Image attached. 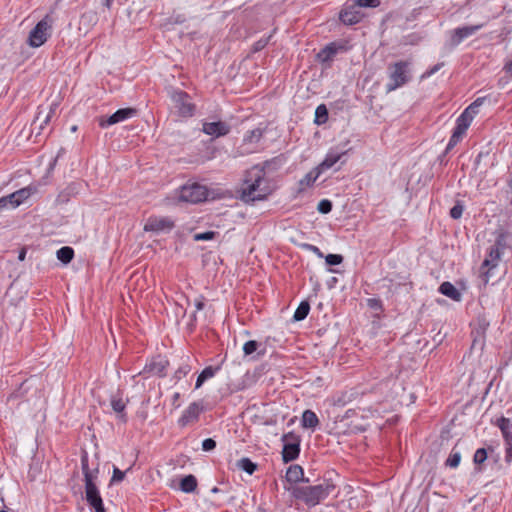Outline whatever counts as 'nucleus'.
Listing matches in <instances>:
<instances>
[{"label": "nucleus", "mask_w": 512, "mask_h": 512, "mask_svg": "<svg viewBox=\"0 0 512 512\" xmlns=\"http://www.w3.org/2000/svg\"><path fill=\"white\" fill-rule=\"evenodd\" d=\"M270 165L269 161L264 162L263 166H254L247 174L245 186L241 191V199L244 202H255L266 199L272 192L273 187L270 181L265 177V168Z\"/></svg>", "instance_id": "1"}, {"label": "nucleus", "mask_w": 512, "mask_h": 512, "mask_svg": "<svg viewBox=\"0 0 512 512\" xmlns=\"http://www.w3.org/2000/svg\"><path fill=\"white\" fill-rule=\"evenodd\" d=\"M300 482H285L284 489L307 506L313 507L325 499L334 489L333 483L319 484L315 486H300Z\"/></svg>", "instance_id": "2"}, {"label": "nucleus", "mask_w": 512, "mask_h": 512, "mask_svg": "<svg viewBox=\"0 0 512 512\" xmlns=\"http://www.w3.org/2000/svg\"><path fill=\"white\" fill-rule=\"evenodd\" d=\"M411 63L409 61H398L388 66V82L386 84V92H392L412 79L410 71Z\"/></svg>", "instance_id": "3"}, {"label": "nucleus", "mask_w": 512, "mask_h": 512, "mask_svg": "<svg viewBox=\"0 0 512 512\" xmlns=\"http://www.w3.org/2000/svg\"><path fill=\"white\" fill-rule=\"evenodd\" d=\"M53 23L52 16L50 14L45 15L30 31L27 44L33 48L42 46L51 36Z\"/></svg>", "instance_id": "4"}, {"label": "nucleus", "mask_w": 512, "mask_h": 512, "mask_svg": "<svg viewBox=\"0 0 512 512\" xmlns=\"http://www.w3.org/2000/svg\"><path fill=\"white\" fill-rule=\"evenodd\" d=\"M172 107L180 117H191L195 112V105L188 93L182 90H173L170 94Z\"/></svg>", "instance_id": "5"}, {"label": "nucleus", "mask_w": 512, "mask_h": 512, "mask_svg": "<svg viewBox=\"0 0 512 512\" xmlns=\"http://www.w3.org/2000/svg\"><path fill=\"white\" fill-rule=\"evenodd\" d=\"M208 197V190L206 186L199 183H189L183 185L179 191V200L191 204L203 202Z\"/></svg>", "instance_id": "6"}, {"label": "nucleus", "mask_w": 512, "mask_h": 512, "mask_svg": "<svg viewBox=\"0 0 512 512\" xmlns=\"http://www.w3.org/2000/svg\"><path fill=\"white\" fill-rule=\"evenodd\" d=\"M37 192L36 186H27L7 196L0 198V212L6 209H15L20 206L31 195Z\"/></svg>", "instance_id": "7"}, {"label": "nucleus", "mask_w": 512, "mask_h": 512, "mask_svg": "<svg viewBox=\"0 0 512 512\" xmlns=\"http://www.w3.org/2000/svg\"><path fill=\"white\" fill-rule=\"evenodd\" d=\"M283 450L282 459L285 463L295 460L300 453V438L293 432L282 436Z\"/></svg>", "instance_id": "8"}, {"label": "nucleus", "mask_w": 512, "mask_h": 512, "mask_svg": "<svg viewBox=\"0 0 512 512\" xmlns=\"http://www.w3.org/2000/svg\"><path fill=\"white\" fill-rule=\"evenodd\" d=\"M503 253L498 251L497 248H493L492 246L488 249L487 257L484 259L481 267H480V273L481 278L484 282V284H487L491 277V271L495 269L501 258Z\"/></svg>", "instance_id": "9"}, {"label": "nucleus", "mask_w": 512, "mask_h": 512, "mask_svg": "<svg viewBox=\"0 0 512 512\" xmlns=\"http://www.w3.org/2000/svg\"><path fill=\"white\" fill-rule=\"evenodd\" d=\"M174 226V221L169 217L150 216L145 222L144 231L155 233L169 232Z\"/></svg>", "instance_id": "10"}, {"label": "nucleus", "mask_w": 512, "mask_h": 512, "mask_svg": "<svg viewBox=\"0 0 512 512\" xmlns=\"http://www.w3.org/2000/svg\"><path fill=\"white\" fill-rule=\"evenodd\" d=\"M363 14L353 0L345 3L339 13V19L345 25H354L361 21Z\"/></svg>", "instance_id": "11"}, {"label": "nucleus", "mask_w": 512, "mask_h": 512, "mask_svg": "<svg viewBox=\"0 0 512 512\" xmlns=\"http://www.w3.org/2000/svg\"><path fill=\"white\" fill-rule=\"evenodd\" d=\"M137 114V110L135 108H122L117 110L115 113L110 115L109 117H101L99 118V126L101 128H106L108 126L114 125L116 123L125 121L129 118L134 117Z\"/></svg>", "instance_id": "12"}, {"label": "nucleus", "mask_w": 512, "mask_h": 512, "mask_svg": "<svg viewBox=\"0 0 512 512\" xmlns=\"http://www.w3.org/2000/svg\"><path fill=\"white\" fill-rule=\"evenodd\" d=\"M347 50L348 46L346 43L331 42L318 52L317 60L321 63H329L338 52H344Z\"/></svg>", "instance_id": "13"}, {"label": "nucleus", "mask_w": 512, "mask_h": 512, "mask_svg": "<svg viewBox=\"0 0 512 512\" xmlns=\"http://www.w3.org/2000/svg\"><path fill=\"white\" fill-rule=\"evenodd\" d=\"M169 365V362L167 359L161 356L154 357L148 362L142 373L164 377L166 375V369Z\"/></svg>", "instance_id": "14"}, {"label": "nucleus", "mask_w": 512, "mask_h": 512, "mask_svg": "<svg viewBox=\"0 0 512 512\" xmlns=\"http://www.w3.org/2000/svg\"><path fill=\"white\" fill-rule=\"evenodd\" d=\"M202 410H203V407L200 405V403H197V402L191 403L185 409L182 416L179 418V421H178L179 425L181 427H185L188 424L197 421Z\"/></svg>", "instance_id": "15"}, {"label": "nucleus", "mask_w": 512, "mask_h": 512, "mask_svg": "<svg viewBox=\"0 0 512 512\" xmlns=\"http://www.w3.org/2000/svg\"><path fill=\"white\" fill-rule=\"evenodd\" d=\"M202 131L205 134L213 137H221L227 135L230 132V126L223 121L204 122Z\"/></svg>", "instance_id": "16"}, {"label": "nucleus", "mask_w": 512, "mask_h": 512, "mask_svg": "<svg viewBox=\"0 0 512 512\" xmlns=\"http://www.w3.org/2000/svg\"><path fill=\"white\" fill-rule=\"evenodd\" d=\"M480 28H481V25H472V26L458 27V28L454 29L452 36H451V44L453 46L459 45L464 39L475 34Z\"/></svg>", "instance_id": "17"}, {"label": "nucleus", "mask_w": 512, "mask_h": 512, "mask_svg": "<svg viewBox=\"0 0 512 512\" xmlns=\"http://www.w3.org/2000/svg\"><path fill=\"white\" fill-rule=\"evenodd\" d=\"M78 193L79 184L72 182L58 193L55 202L58 205L66 204L70 201L72 197L76 196Z\"/></svg>", "instance_id": "18"}, {"label": "nucleus", "mask_w": 512, "mask_h": 512, "mask_svg": "<svg viewBox=\"0 0 512 512\" xmlns=\"http://www.w3.org/2000/svg\"><path fill=\"white\" fill-rule=\"evenodd\" d=\"M345 154V151L339 152L331 149L317 168L323 173L324 171L332 168Z\"/></svg>", "instance_id": "19"}, {"label": "nucleus", "mask_w": 512, "mask_h": 512, "mask_svg": "<svg viewBox=\"0 0 512 512\" xmlns=\"http://www.w3.org/2000/svg\"><path fill=\"white\" fill-rule=\"evenodd\" d=\"M496 239L493 248H497L498 251L504 253V250L510 246V242L512 241V235L506 230H498L496 232Z\"/></svg>", "instance_id": "20"}, {"label": "nucleus", "mask_w": 512, "mask_h": 512, "mask_svg": "<svg viewBox=\"0 0 512 512\" xmlns=\"http://www.w3.org/2000/svg\"><path fill=\"white\" fill-rule=\"evenodd\" d=\"M85 484L86 501L89 506L102 501L96 482H85Z\"/></svg>", "instance_id": "21"}, {"label": "nucleus", "mask_w": 512, "mask_h": 512, "mask_svg": "<svg viewBox=\"0 0 512 512\" xmlns=\"http://www.w3.org/2000/svg\"><path fill=\"white\" fill-rule=\"evenodd\" d=\"M439 292L454 301L461 300V293L456 289V287L452 283L448 281H445L440 285Z\"/></svg>", "instance_id": "22"}, {"label": "nucleus", "mask_w": 512, "mask_h": 512, "mask_svg": "<svg viewBox=\"0 0 512 512\" xmlns=\"http://www.w3.org/2000/svg\"><path fill=\"white\" fill-rule=\"evenodd\" d=\"M304 428L315 429L319 424V419L312 410H305L301 419Z\"/></svg>", "instance_id": "23"}, {"label": "nucleus", "mask_w": 512, "mask_h": 512, "mask_svg": "<svg viewBox=\"0 0 512 512\" xmlns=\"http://www.w3.org/2000/svg\"><path fill=\"white\" fill-rule=\"evenodd\" d=\"M322 172L316 167L308 172L300 181V191H303L306 187H311L318 179Z\"/></svg>", "instance_id": "24"}, {"label": "nucleus", "mask_w": 512, "mask_h": 512, "mask_svg": "<svg viewBox=\"0 0 512 512\" xmlns=\"http://www.w3.org/2000/svg\"><path fill=\"white\" fill-rule=\"evenodd\" d=\"M197 484L198 482H169V486L173 490H180L185 493H191L197 491Z\"/></svg>", "instance_id": "25"}, {"label": "nucleus", "mask_w": 512, "mask_h": 512, "mask_svg": "<svg viewBox=\"0 0 512 512\" xmlns=\"http://www.w3.org/2000/svg\"><path fill=\"white\" fill-rule=\"evenodd\" d=\"M219 369H220L219 367H212V366H208V367L204 368V370L199 374V376L196 380L195 388L196 389L200 388L206 380L214 377L216 372Z\"/></svg>", "instance_id": "26"}, {"label": "nucleus", "mask_w": 512, "mask_h": 512, "mask_svg": "<svg viewBox=\"0 0 512 512\" xmlns=\"http://www.w3.org/2000/svg\"><path fill=\"white\" fill-rule=\"evenodd\" d=\"M285 480H305L304 472L300 465H291L285 475ZM306 480H309L306 478Z\"/></svg>", "instance_id": "27"}, {"label": "nucleus", "mask_w": 512, "mask_h": 512, "mask_svg": "<svg viewBox=\"0 0 512 512\" xmlns=\"http://www.w3.org/2000/svg\"><path fill=\"white\" fill-rule=\"evenodd\" d=\"M236 467L247 474L252 475L257 469V464L252 462L249 458L243 457L236 462Z\"/></svg>", "instance_id": "28"}, {"label": "nucleus", "mask_w": 512, "mask_h": 512, "mask_svg": "<svg viewBox=\"0 0 512 512\" xmlns=\"http://www.w3.org/2000/svg\"><path fill=\"white\" fill-rule=\"evenodd\" d=\"M56 255L59 261L63 264H68L74 257V250L69 246H64L57 251Z\"/></svg>", "instance_id": "29"}, {"label": "nucleus", "mask_w": 512, "mask_h": 512, "mask_svg": "<svg viewBox=\"0 0 512 512\" xmlns=\"http://www.w3.org/2000/svg\"><path fill=\"white\" fill-rule=\"evenodd\" d=\"M309 311H310L309 302L302 301L294 313L293 320L297 321V322L304 320L308 316Z\"/></svg>", "instance_id": "30"}, {"label": "nucleus", "mask_w": 512, "mask_h": 512, "mask_svg": "<svg viewBox=\"0 0 512 512\" xmlns=\"http://www.w3.org/2000/svg\"><path fill=\"white\" fill-rule=\"evenodd\" d=\"M328 120V109L325 104H320L315 110V123L318 125L325 124Z\"/></svg>", "instance_id": "31"}, {"label": "nucleus", "mask_w": 512, "mask_h": 512, "mask_svg": "<svg viewBox=\"0 0 512 512\" xmlns=\"http://www.w3.org/2000/svg\"><path fill=\"white\" fill-rule=\"evenodd\" d=\"M461 453L455 447L452 449L448 458L446 459L445 465L450 468H456L460 464Z\"/></svg>", "instance_id": "32"}, {"label": "nucleus", "mask_w": 512, "mask_h": 512, "mask_svg": "<svg viewBox=\"0 0 512 512\" xmlns=\"http://www.w3.org/2000/svg\"><path fill=\"white\" fill-rule=\"evenodd\" d=\"M263 136V130L260 128L248 131L244 137V141L248 143H258Z\"/></svg>", "instance_id": "33"}, {"label": "nucleus", "mask_w": 512, "mask_h": 512, "mask_svg": "<svg viewBox=\"0 0 512 512\" xmlns=\"http://www.w3.org/2000/svg\"><path fill=\"white\" fill-rule=\"evenodd\" d=\"M111 406L116 413L121 414V418L124 417L122 414L126 408V402L121 397L113 396L111 399Z\"/></svg>", "instance_id": "34"}, {"label": "nucleus", "mask_w": 512, "mask_h": 512, "mask_svg": "<svg viewBox=\"0 0 512 512\" xmlns=\"http://www.w3.org/2000/svg\"><path fill=\"white\" fill-rule=\"evenodd\" d=\"M484 101V97H479L474 100L464 111H468V114H470L474 119V116L478 114L479 107L484 103Z\"/></svg>", "instance_id": "35"}, {"label": "nucleus", "mask_w": 512, "mask_h": 512, "mask_svg": "<svg viewBox=\"0 0 512 512\" xmlns=\"http://www.w3.org/2000/svg\"><path fill=\"white\" fill-rule=\"evenodd\" d=\"M464 211V205L462 201H456L455 205L450 209L449 215L452 219H460Z\"/></svg>", "instance_id": "36"}, {"label": "nucleus", "mask_w": 512, "mask_h": 512, "mask_svg": "<svg viewBox=\"0 0 512 512\" xmlns=\"http://www.w3.org/2000/svg\"><path fill=\"white\" fill-rule=\"evenodd\" d=\"M501 430L503 435H508V431L512 428L511 420L505 417H500L495 423Z\"/></svg>", "instance_id": "37"}, {"label": "nucleus", "mask_w": 512, "mask_h": 512, "mask_svg": "<svg viewBox=\"0 0 512 512\" xmlns=\"http://www.w3.org/2000/svg\"><path fill=\"white\" fill-rule=\"evenodd\" d=\"M216 235H218V232L206 231V232H203V233H196V234H194L193 239L195 241H208V240L214 239L216 237Z\"/></svg>", "instance_id": "38"}, {"label": "nucleus", "mask_w": 512, "mask_h": 512, "mask_svg": "<svg viewBox=\"0 0 512 512\" xmlns=\"http://www.w3.org/2000/svg\"><path fill=\"white\" fill-rule=\"evenodd\" d=\"M259 343L255 340H249L243 345V352L246 356H249L257 351Z\"/></svg>", "instance_id": "39"}, {"label": "nucleus", "mask_w": 512, "mask_h": 512, "mask_svg": "<svg viewBox=\"0 0 512 512\" xmlns=\"http://www.w3.org/2000/svg\"><path fill=\"white\" fill-rule=\"evenodd\" d=\"M472 121H473V118L470 114H468V111H463L460 114V116L456 119V122L458 124L465 126L466 128H469Z\"/></svg>", "instance_id": "40"}, {"label": "nucleus", "mask_w": 512, "mask_h": 512, "mask_svg": "<svg viewBox=\"0 0 512 512\" xmlns=\"http://www.w3.org/2000/svg\"><path fill=\"white\" fill-rule=\"evenodd\" d=\"M103 468L104 469L107 468L108 473L110 472V470L112 468L113 476H112V478L110 480H123V478L125 476V473H126V472L120 470L119 468H117L114 465L110 466L109 464H106Z\"/></svg>", "instance_id": "41"}, {"label": "nucleus", "mask_w": 512, "mask_h": 512, "mask_svg": "<svg viewBox=\"0 0 512 512\" xmlns=\"http://www.w3.org/2000/svg\"><path fill=\"white\" fill-rule=\"evenodd\" d=\"M332 202L328 199H323L318 203L317 210L322 214H328L332 210Z\"/></svg>", "instance_id": "42"}, {"label": "nucleus", "mask_w": 512, "mask_h": 512, "mask_svg": "<svg viewBox=\"0 0 512 512\" xmlns=\"http://www.w3.org/2000/svg\"><path fill=\"white\" fill-rule=\"evenodd\" d=\"M325 261L327 265L336 266L343 262V256L340 254H328L325 257Z\"/></svg>", "instance_id": "43"}, {"label": "nucleus", "mask_w": 512, "mask_h": 512, "mask_svg": "<svg viewBox=\"0 0 512 512\" xmlns=\"http://www.w3.org/2000/svg\"><path fill=\"white\" fill-rule=\"evenodd\" d=\"M86 460H87L86 457L82 458L83 472H84V476H85L84 480H87V481L94 480L95 478H97V474L99 473V469H96V471H95L96 474H94L92 471H90L88 469Z\"/></svg>", "instance_id": "44"}, {"label": "nucleus", "mask_w": 512, "mask_h": 512, "mask_svg": "<svg viewBox=\"0 0 512 512\" xmlns=\"http://www.w3.org/2000/svg\"><path fill=\"white\" fill-rule=\"evenodd\" d=\"M487 459V451L485 448H479L476 450L473 461L475 464H482Z\"/></svg>", "instance_id": "45"}, {"label": "nucleus", "mask_w": 512, "mask_h": 512, "mask_svg": "<svg viewBox=\"0 0 512 512\" xmlns=\"http://www.w3.org/2000/svg\"><path fill=\"white\" fill-rule=\"evenodd\" d=\"M463 139V136L452 133L449 142L446 146V152H449L452 150L461 140Z\"/></svg>", "instance_id": "46"}, {"label": "nucleus", "mask_w": 512, "mask_h": 512, "mask_svg": "<svg viewBox=\"0 0 512 512\" xmlns=\"http://www.w3.org/2000/svg\"><path fill=\"white\" fill-rule=\"evenodd\" d=\"M463 139V136L452 133L449 142L446 146V152H449L452 150L461 140Z\"/></svg>", "instance_id": "47"}, {"label": "nucleus", "mask_w": 512, "mask_h": 512, "mask_svg": "<svg viewBox=\"0 0 512 512\" xmlns=\"http://www.w3.org/2000/svg\"><path fill=\"white\" fill-rule=\"evenodd\" d=\"M357 4L358 8L361 7H377L380 4V0H353Z\"/></svg>", "instance_id": "48"}, {"label": "nucleus", "mask_w": 512, "mask_h": 512, "mask_svg": "<svg viewBox=\"0 0 512 512\" xmlns=\"http://www.w3.org/2000/svg\"><path fill=\"white\" fill-rule=\"evenodd\" d=\"M270 38H271V36H268L267 38H262V39L258 40L257 42H255L253 45V51L259 52L262 49H264L266 47V45L268 44Z\"/></svg>", "instance_id": "49"}, {"label": "nucleus", "mask_w": 512, "mask_h": 512, "mask_svg": "<svg viewBox=\"0 0 512 512\" xmlns=\"http://www.w3.org/2000/svg\"><path fill=\"white\" fill-rule=\"evenodd\" d=\"M216 447V441L212 438H207L202 442V449L204 451H212Z\"/></svg>", "instance_id": "50"}, {"label": "nucleus", "mask_w": 512, "mask_h": 512, "mask_svg": "<svg viewBox=\"0 0 512 512\" xmlns=\"http://www.w3.org/2000/svg\"><path fill=\"white\" fill-rule=\"evenodd\" d=\"M220 484L225 485V488L212 487L210 489L211 493L216 494V493H219V492H221V493H228L229 492V490H230V488L228 487L229 482H220Z\"/></svg>", "instance_id": "51"}, {"label": "nucleus", "mask_w": 512, "mask_h": 512, "mask_svg": "<svg viewBox=\"0 0 512 512\" xmlns=\"http://www.w3.org/2000/svg\"><path fill=\"white\" fill-rule=\"evenodd\" d=\"M505 460L508 463L512 461V443H506Z\"/></svg>", "instance_id": "52"}, {"label": "nucleus", "mask_w": 512, "mask_h": 512, "mask_svg": "<svg viewBox=\"0 0 512 512\" xmlns=\"http://www.w3.org/2000/svg\"><path fill=\"white\" fill-rule=\"evenodd\" d=\"M467 129L468 128H466L465 126H462V125H460V124H458L456 122V126H455V128L453 130V133L461 135V136L464 137V135L466 134Z\"/></svg>", "instance_id": "53"}, {"label": "nucleus", "mask_w": 512, "mask_h": 512, "mask_svg": "<svg viewBox=\"0 0 512 512\" xmlns=\"http://www.w3.org/2000/svg\"><path fill=\"white\" fill-rule=\"evenodd\" d=\"M467 129L468 128H466L465 126H462V125H460V124H458L456 122V126H455V128L453 130V133L461 135V136L464 137V135L466 134Z\"/></svg>", "instance_id": "54"}, {"label": "nucleus", "mask_w": 512, "mask_h": 512, "mask_svg": "<svg viewBox=\"0 0 512 512\" xmlns=\"http://www.w3.org/2000/svg\"><path fill=\"white\" fill-rule=\"evenodd\" d=\"M190 371V368L188 365L186 366H183V367H180L176 373H175V377L180 379L182 375H186L188 372Z\"/></svg>", "instance_id": "55"}, {"label": "nucleus", "mask_w": 512, "mask_h": 512, "mask_svg": "<svg viewBox=\"0 0 512 512\" xmlns=\"http://www.w3.org/2000/svg\"><path fill=\"white\" fill-rule=\"evenodd\" d=\"M443 63H438L436 65H434L430 70H428L424 75L423 77H430L431 75H433L434 73H436L441 67H442Z\"/></svg>", "instance_id": "56"}, {"label": "nucleus", "mask_w": 512, "mask_h": 512, "mask_svg": "<svg viewBox=\"0 0 512 512\" xmlns=\"http://www.w3.org/2000/svg\"><path fill=\"white\" fill-rule=\"evenodd\" d=\"M90 507L95 511V512H103L105 510L104 508V504H103V500L98 502V503H95V504H92L90 505Z\"/></svg>", "instance_id": "57"}, {"label": "nucleus", "mask_w": 512, "mask_h": 512, "mask_svg": "<svg viewBox=\"0 0 512 512\" xmlns=\"http://www.w3.org/2000/svg\"><path fill=\"white\" fill-rule=\"evenodd\" d=\"M90 507L95 511V512H103L105 510L104 508V504H103V500L98 502V503H95V504H92L90 505Z\"/></svg>", "instance_id": "58"}, {"label": "nucleus", "mask_w": 512, "mask_h": 512, "mask_svg": "<svg viewBox=\"0 0 512 512\" xmlns=\"http://www.w3.org/2000/svg\"><path fill=\"white\" fill-rule=\"evenodd\" d=\"M305 247H307L310 251L315 253L319 257H323V253L320 251V249L317 246L306 244Z\"/></svg>", "instance_id": "59"}, {"label": "nucleus", "mask_w": 512, "mask_h": 512, "mask_svg": "<svg viewBox=\"0 0 512 512\" xmlns=\"http://www.w3.org/2000/svg\"><path fill=\"white\" fill-rule=\"evenodd\" d=\"M179 399H180V393H178V392L174 393L172 396V404L176 408L179 407V403H178Z\"/></svg>", "instance_id": "60"}, {"label": "nucleus", "mask_w": 512, "mask_h": 512, "mask_svg": "<svg viewBox=\"0 0 512 512\" xmlns=\"http://www.w3.org/2000/svg\"><path fill=\"white\" fill-rule=\"evenodd\" d=\"M504 70H505L508 74L512 75V60H511V61H508V62L505 64V66H504Z\"/></svg>", "instance_id": "61"}, {"label": "nucleus", "mask_w": 512, "mask_h": 512, "mask_svg": "<svg viewBox=\"0 0 512 512\" xmlns=\"http://www.w3.org/2000/svg\"><path fill=\"white\" fill-rule=\"evenodd\" d=\"M506 443H512V428L508 431V435H503Z\"/></svg>", "instance_id": "62"}, {"label": "nucleus", "mask_w": 512, "mask_h": 512, "mask_svg": "<svg viewBox=\"0 0 512 512\" xmlns=\"http://www.w3.org/2000/svg\"><path fill=\"white\" fill-rule=\"evenodd\" d=\"M25 257H26V248H22L19 251L18 260L19 261H24Z\"/></svg>", "instance_id": "63"}, {"label": "nucleus", "mask_w": 512, "mask_h": 512, "mask_svg": "<svg viewBox=\"0 0 512 512\" xmlns=\"http://www.w3.org/2000/svg\"><path fill=\"white\" fill-rule=\"evenodd\" d=\"M196 306V309L199 311V310H202L204 308V302L202 300H198L195 304Z\"/></svg>", "instance_id": "64"}]
</instances>
